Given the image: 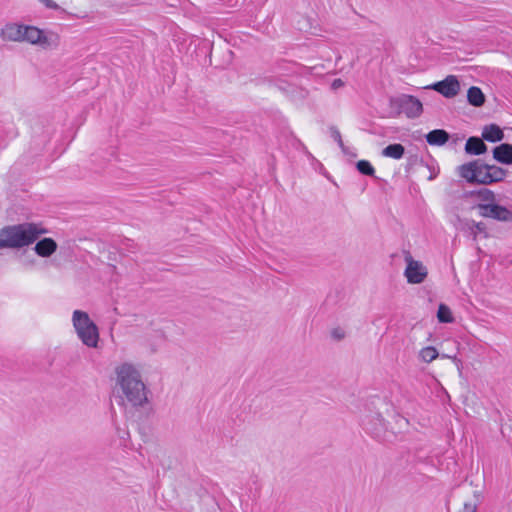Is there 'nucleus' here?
Masks as SVG:
<instances>
[{"instance_id": "1", "label": "nucleus", "mask_w": 512, "mask_h": 512, "mask_svg": "<svg viewBox=\"0 0 512 512\" xmlns=\"http://www.w3.org/2000/svg\"><path fill=\"white\" fill-rule=\"evenodd\" d=\"M114 373L120 406L124 409H138L148 404L149 390L139 369L133 363L123 362L118 364Z\"/></svg>"}, {"instance_id": "2", "label": "nucleus", "mask_w": 512, "mask_h": 512, "mask_svg": "<svg viewBox=\"0 0 512 512\" xmlns=\"http://www.w3.org/2000/svg\"><path fill=\"white\" fill-rule=\"evenodd\" d=\"M48 231L35 223H22L0 229V249L22 248L32 244Z\"/></svg>"}, {"instance_id": "3", "label": "nucleus", "mask_w": 512, "mask_h": 512, "mask_svg": "<svg viewBox=\"0 0 512 512\" xmlns=\"http://www.w3.org/2000/svg\"><path fill=\"white\" fill-rule=\"evenodd\" d=\"M458 174L468 183L488 185L499 182L506 176V170L474 160L458 167Z\"/></svg>"}, {"instance_id": "4", "label": "nucleus", "mask_w": 512, "mask_h": 512, "mask_svg": "<svg viewBox=\"0 0 512 512\" xmlns=\"http://www.w3.org/2000/svg\"><path fill=\"white\" fill-rule=\"evenodd\" d=\"M72 323L78 338L85 346L89 348L98 346L99 330L87 312L75 310L72 315Z\"/></svg>"}, {"instance_id": "5", "label": "nucleus", "mask_w": 512, "mask_h": 512, "mask_svg": "<svg viewBox=\"0 0 512 512\" xmlns=\"http://www.w3.org/2000/svg\"><path fill=\"white\" fill-rule=\"evenodd\" d=\"M23 29L22 43L37 46L42 50H55L60 45V35L53 30H45L28 24H25Z\"/></svg>"}, {"instance_id": "6", "label": "nucleus", "mask_w": 512, "mask_h": 512, "mask_svg": "<svg viewBox=\"0 0 512 512\" xmlns=\"http://www.w3.org/2000/svg\"><path fill=\"white\" fill-rule=\"evenodd\" d=\"M406 267L404 277L409 284H422L428 276V268L419 260H415L409 251H403Z\"/></svg>"}, {"instance_id": "7", "label": "nucleus", "mask_w": 512, "mask_h": 512, "mask_svg": "<svg viewBox=\"0 0 512 512\" xmlns=\"http://www.w3.org/2000/svg\"><path fill=\"white\" fill-rule=\"evenodd\" d=\"M392 104L408 118H416L420 116L423 111V106L420 100L412 95H400L392 100Z\"/></svg>"}, {"instance_id": "8", "label": "nucleus", "mask_w": 512, "mask_h": 512, "mask_svg": "<svg viewBox=\"0 0 512 512\" xmlns=\"http://www.w3.org/2000/svg\"><path fill=\"white\" fill-rule=\"evenodd\" d=\"M479 215L485 218H492L502 222L512 221V211L498 204H478L476 206Z\"/></svg>"}, {"instance_id": "9", "label": "nucleus", "mask_w": 512, "mask_h": 512, "mask_svg": "<svg viewBox=\"0 0 512 512\" xmlns=\"http://www.w3.org/2000/svg\"><path fill=\"white\" fill-rule=\"evenodd\" d=\"M431 88L446 98H453L460 92V83L456 76L449 75L442 81L430 85Z\"/></svg>"}, {"instance_id": "10", "label": "nucleus", "mask_w": 512, "mask_h": 512, "mask_svg": "<svg viewBox=\"0 0 512 512\" xmlns=\"http://www.w3.org/2000/svg\"><path fill=\"white\" fill-rule=\"evenodd\" d=\"M25 24L18 22H8L0 29V39L3 42H23V28Z\"/></svg>"}, {"instance_id": "11", "label": "nucleus", "mask_w": 512, "mask_h": 512, "mask_svg": "<svg viewBox=\"0 0 512 512\" xmlns=\"http://www.w3.org/2000/svg\"><path fill=\"white\" fill-rule=\"evenodd\" d=\"M493 158L502 164H512V145L503 143L499 146H496L493 149Z\"/></svg>"}, {"instance_id": "12", "label": "nucleus", "mask_w": 512, "mask_h": 512, "mask_svg": "<svg viewBox=\"0 0 512 512\" xmlns=\"http://www.w3.org/2000/svg\"><path fill=\"white\" fill-rule=\"evenodd\" d=\"M364 426L375 437H380L385 430V422L380 414H377L373 419H365Z\"/></svg>"}, {"instance_id": "13", "label": "nucleus", "mask_w": 512, "mask_h": 512, "mask_svg": "<svg viewBox=\"0 0 512 512\" xmlns=\"http://www.w3.org/2000/svg\"><path fill=\"white\" fill-rule=\"evenodd\" d=\"M57 249V243L52 238H44L36 243L34 250L41 257L51 256Z\"/></svg>"}, {"instance_id": "14", "label": "nucleus", "mask_w": 512, "mask_h": 512, "mask_svg": "<svg viewBox=\"0 0 512 512\" xmlns=\"http://www.w3.org/2000/svg\"><path fill=\"white\" fill-rule=\"evenodd\" d=\"M484 139L478 137H470L465 144V152L470 155H481L487 151V145Z\"/></svg>"}, {"instance_id": "15", "label": "nucleus", "mask_w": 512, "mask_h": 512, "mask_svg": "<svg viewBox=\"0 0 512 512\" xmlns=\"http://www.w3.org/2000/svg\"><path fill=\"white\" fill-rule=\"evenodd\" d=\"M504 133L501 130V128L496 124H489L484 126L482 131V139L488 141V142H498L503 140Z\"/></svg>"}, {"instance_id": "16", "label": "nucleus", "mask_w": 512, "mask_h": 512, "mask_svg": "<svg viewBox=\"0 0 512 512\" xmlns=\"http://www.w3.org/2000/svg\"><path fill=\"white\" fill-rule=\"evenodd\" d=\"M449 140V134L443 129H435L426 135V141L433 146H442Z\"/></svg>"}, {"instance_id": "17", "label": "nucleus", "mask_w": 512, "mask_h": 512, "mask_svg": "<svg viewBox=\"0 0 512 512\" xmlns=\"http://www.w3.org/2000/svg\"><path fill=\"white\" fill-rule=\"evenodd\" d=\"M467 100L475 107H481L485 103V95L479 87L472 86L468 89Z\"/></svg>"}, {"instance_id": "18", "label": "nucleus", "mask_w": 512, "mask_h": 512, "mask_svg": "<svg viewBox=\"0 0 512 512\" xmlns=\"http://www.w3.org/2000/svg\"><path fill=\"white\" fill-rule=\"evenodd\" d=\"M405 153V148L402 144H390L382 150V155L392 159H401Z\"/></svg>"}, {"instance_id": "19", "label": "nucleus", "mask_w": 512, "mask_h": 512, "mask_svg": "<svg viewBox=\"0 0 512 512\" xmlns=\"http://www.w3.org/2000/svg\"><path fill=\"white\" fill-rule=\"evenodd\" d=\"M439 353L437 349L433 346H427L420 350L419 358L425 362L430 363L438 357Z\"/></svg>"}, {"instance_id": "20", "label": "nucleus", "mask_w": 512, "mask_h": 512, "mask_svg": "<svg viewBox=\"0 0 512 512\" xmlns=\"http://www.w3.org/2000/svg\"><path fill=\"white\" fill-rule=\"evenodd\" d=\"M437 318L441 323L453 322V316L451 310L445 304H440L437 311Z\"/></svg>"}, {"instance_id": "21", "label": "nucleus", "mask_w": 512, "mask_h": 512, "mask_svg": "<svg viewBox=\"0 0 512 512\" xmlns=\"http://www.w3.org/2000/svg\"><path fill=\"white\" fill-rule=\"evenodd\" d=\"M330 132H331V137L338 143L339 147L341 148V150L344 154L356 156L355 153H350L349 148L344 145L340 131L337 128L332 127L330 129Z\"/></svg>"}, {"instance_id": "22", "label": "nucleus", "mask_w": 512, "mask_h": 512, "mask_svg": "<svg viewBox=\"0 0 512 512\" xmlns=\"http://www.w3.org/2000/svg\"><path fill=\"white\" fill-rule=\"evenodd\" d=\"M356 167L361 174L367 176H373L375 173V169L373 168V166L370 164L369 161L366 160L358 161Z\"/></svg>"}, {"instance_id": "23", "label": "nucleus", "mask_w": 512, "mask_h": 512, "mask_svg": "<svg viewBox=\"0 0 512 512\" xmlns=\"http://www.w3.org/2000/svg\"><path fill=\"white\" fill-rule=\"evenodd\" d=\"M474 500L473 501H466L463 504V512H476L477 505L480 501V493L475 491L474 492Z\"/></svg>"}, {"instance_id": "24", "label": "nucleus", "mask_w": 512, "mask_h": 512, "mask_svg": "<svg viewBox=\"0 0 512 512\" xmlns=\"http://www.w3.org/2000/svg\"><path fill=\"white\" fill-rule=\"evenodd\" d=\"M466 225H471L472 228L476 231V236L478 233H484L486 234V226L483 222H475L474 220H466Z\"/></svg>"}, {"instance_id": "25", "label": "nucleus", "mask_w": 512, "mask_h": 512, "mask_svg": "<svg viewBox=\"0 0 512 512\" xmlns=\"http://www.w3.org/2000/svg\"><path fill=\"white\" fill-rule=\"evenodd\" d=\"M456 227L458 229L469 232L473 239L476 240V231L471 227V225H466V220L458 219V224Z\"/></svg>"}, {"instance_id": "26", "label": "nucleus", "mask_w": 512, "mask_h": 512, "mask_svg": "<svg viewBox=\"0 0 512 512\" xmlns=\"http://www.w3.org/2000/svg\"><path fill=\"white\" fill-rule=\"evenodd\" d=\"M45 8L50 10H60V6L54 0H37Z\"/></svg>"}, {"instance_id": "27", "label": "nucleus", "mask_w": 512, "mask_h": 512, "mask_svg": "<svg viewBox=\"0 0 512 512\" xmlns=\"http://www.w3.org/2000/svg\"><path fill=\"white\" fill-rule=\"evenodd\" d=\"M479 195L483 200H486V201L494 200V193L489 189H486V188L481 189L479 191Z\"/></svg>"}, {"instance_id": "28", "label": "nucleus", "mask_w": 512, "mask_h": 512, "mask_svg": "<svg viewBox=\"0 0 512 512\" xmlns=\"http://www.w3.org/2000/svg\"><path fill=\"white\" fill-rule=\"evenodd\" d=\"M331 336L335 340H342L345 337V332L341 328H335L331 331Z\"/></svg>"}, {"instance_id": "29", "label": "nucleus", "mask_w": 512, "mask_h": 512, "mask_svg": "<svg viewBox=\"0 0 512 512\" xmlns=\"http://www.w3.org/2000/svg\"><path fill=\"white\" fill-rule=\"evenodd\" d=\"M344 85L343 81L341 79H335L333 82H332V88L333 89H338L340 87H342Z\"/></svg>"}]
</instances>
